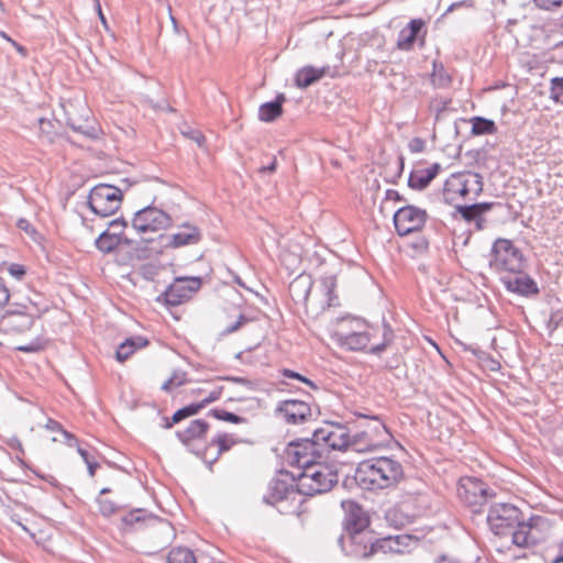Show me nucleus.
Returning <instances> with one entry per match:
<instances>
[{
  "mask_svg": "<svg viewBox=\"0 0 563 563\" xmlns=\"http://www.w3.org/2000/svg\"><path fill=\"white\" fill-rule=\"evenodd\" d=\"M354 478L367 490L394 489L406 479V471L395 456H373L358 463Z\"/></svg>",
  "mask_w": 563,
  "mask_h": 563,
  "instance_id": "1",
  "label": "nucleus"
},
{
  "mask_svg": "<svg viewBox=\"0 0 563 563\" xmlns=\"http://www.w3.org/2000/svg\"><path fill=\"white\" fill-rule=\"evenodd\" d=\"M378 332V329L367 324L342 321L331 336L341 347L349 351L379 352L385 349V344L375 341Z\"/></svg>",
  "mask_w": 563,
  "mask_h": 563,
  "instance_id": "2",
  "label": "nucleus"
},
{
  "mask_svg": "<svg viewBox=\"0 0 563 563\" xmlns=\"http://www.w3.org/2000/svg\"><path fill=\"white\" fill-rule=\"evenodd\" d=\"M307 494L296 485L288 484L283 479L273 482L267 501L282 515L301 517L307 512Z\"/></svg>",
  "mask_w": 563,
  "mask_h": 563,
  "instance_id": "3",
  "label": "nucleus"
},
{
  "mask_svg": "<svg viewBox=\"0 0 563 563\" xmlns=\"http://www.w3.org/2000/svg\"><path fill=\"white\" fill-rule=\"evenodd\" d=\"M554 525L543 516H531L519 520L512 531V543L518 548H532L547 540L553 532Z\"/></svg>",
  "mask_w": 563,
  "mask_h": 563,
  "instance_id": "4",
  "label": "nucleus"
},
{
  "mask_svg": "<svg viewBox=\"0 0 563 563\" xmlns=\"http://www.w3.org/2000/svg\"><path fill=\"white\" fill-rule=\"evenodd\" d=\"M483 189L481 176L474 173H455L448 177L443 185L442 196L446 203L455 205L471 195L477 196Z\"/></svg>",
  "mask_w": 563,
  "mask_h": 563,
  "instance_id": "5",
  "label": "nucleus"
},
{
  "mask_svg": "<svg viewBox=\"0 0 563 563\" xmlns=\"http://www.w3.org/2000/svg\"><path fill=\"white\" fill-rule=\"evenodd\" d=\"M297 483L308 496L322 494L338 483V472L330 464L321 461L302 471Z\"/></svg>",
  "mask_w": 563,
  "mask_h": 563,
  "instance_id": "6",
  "label": "nucleus"
},
{
  "mask_svg": "<svg viewBox=\"0 0 563 563\" xmlns=\"http://www.w3.org/2000/svg\"><path fill=\"white\" fill-rule=\"evenodd\" d=\"M525 255L509 239H497L492 247L490 267L499 274L518 273L523 268Z\"/></svg>",
  "mask_w": 563,
  "mask_h": 563,
  "instance_id": "7",
  "label": "nucleus"
},
{
  "mask_svg": "<svg viewBox=\"0 0 563 563\" xmlns=\"http://www.w3.org/2000/svg\"><path fill=\"white\" fill-rule=\"evenodd\" d=\"M393 434L378 418H371L363 429L352 438V446L360 452H372L386 448Z\"/></svg>",
  "mask_w": 563,
  "mask_h": 563,
  "instance_id": "8",
  "label": "nucleus"
},
{
  "mask_svg": "<svg viewBox=\"0 0 563 563\" xmlns=\"http://www.w3.org/2000/svg\"><path fill=\"white\" fill-rule=\"evenodd\" d=\"M172 225V218L165 211L146 207L137 211L132 220L133 229L144 241L152 240V235L167 230Z\"/></svg>",
  "mask_w": 563,
  "mask_h": 563,
  "instance_id": "9",
  "label": "nucleus"
},
{
  "mask_svg": "<svg viewBox=\"0 0 563 563\" xmlns=\"http://www.w3.org/2000/svg\"><path fill=\"white\" fill-rule=\"evenodd\" d=\"M123 194L120 188L107 184L95 186L88 197L90 209L100 217H110L120 208Z\"/></svg>",
  "mask_w": 563,
  "mask_h": 563,
  "instance_id": "10",
  "label": "nucleus"
},
{
  "mask_svg": "<svg viewBox=\"0 0 563 563\" xmlns=\"http://www.w3.org/2000/svg\"><path fill=\"white\" fill-rule=\"evenodd\" d=\"M323 448H320L314 437L301 441L290 442L285 451L286 460L302 471L319 463L323 459Z\"/></svg>",
  "mask_w": 563,
  "mask_h": 563,
  "instance_id": "11",
  "label": "nucleus"
},
{
  "mask_svg": "<svg viewBox=\"0 0 563 563\" xmlns=\"http://www.w3.org/2000/svg\"><path fill=\"white\" fill-rule=\"evenodd\" d=\"M368 525V516L358 509V515H356L353 522L350 549V553L356 558H369L378 552L377 540L374 542L372 532L365 530Z\"/></svg>",
  "mask_w": 563,
  "mask_h": 563,
  "instance_id": "12",
  "label": "nucleus"
},
{
  "mask_svg": "<svg viewBox=\"0 0 563 563\" xmlns=\"http://www.w3.org/2000/svg\"><path fill=\"white\" fill-rule=\"evenodd\" d=\"M520 519L522 511L510 504H496L490 507L487 515L489 528L496 536H506L514 531Z\"/></svg>",
  "mask_w": 563,
  "mask_h": 563,
  "instance_id": "13",
  "label": "nucleus"
},
{
  "mask_svg": "<svg viewBox=\"0 0 563 563\" xmlns=\"http://www.w3.org/2000/svg\"><path fill=\"white\" fill-rule=\"evenodd\" d=\"M313 437L323 453L327 449L343 451L352 445L347 429L340 423H325L313 432Z\"/></svg>",
  "mask_w": 563,
  "mask_h": 563,
  "instance_id": "14",
  "label": "nucleus"
},
{
  "mask_svg": "<svg viewBox=\"0 0 563 563\" xmlns=\"http://www.w3.org/2000/svg\"><path fill=\"white\" fill-rule=\"evenodd\" d=\"M126 228V221L122 219L112 220L109 223L108 229L96 240L97 249L102 253H110L121 245L133 244V240L125 234Z\"/></svg>",
  "mask_w": 563,
  "mask_h": 563,
  "instance_id": "15",
  "label": "nucleus"
},
{
  "mask_svg": "<svg viewBox=\"0 0 563 563\" xmlns=\"http://www.w3.org/2000/svg\"><path fill=\"white\" fill-rule=\"evenodd\" d=\"M457 493L460 499L472 508L482 507L488 498L487 486L475 477H462Z\"/></svg>",
  "mask_w": 563,
  "mask_h": 563,
  "instance_id": "16",
  "label": "nucleus"
},
{
  "mask_svg": "<svg viewBox=\"0 0 563 563\" xmlns=\"http://www.w3.org/2000/svg\"><path fill=\"white\" fill-rule=\"evenodd\" d=\"M277 416L288 424H302L312 417V411L306 401L297 399L283 400L276 407Z\"/></svg>",
  "mask_w": 563,
  "mask_h": 563,
  "instance_id": "17",
  "label": "nucleus"
},
{
  "mask_svg": "<svg viewBox=\"0 0 563 563\" xmlns=\"http://www.w3.org/2000/svg\"><path fill=\"white\" fill-rule=\"evenodd\" d=\"M426 212L408 206L399 209L394 216V223L399 235H407L422 229Z\"/></svg>",
  "mask_w": 563,
  "mask_h": 563,
  "instance_id": "18",
  "label": "nucleus"
},
{
  "mask_svg": "<svg viewBox=\"0 0 563 563\" xmlns=\"http://www.w3.org/2000/svg\"><path fill=\"white\" fill-rule=\"evenodd\" d=\"M501 283L508 291L522 297L537 296L540 292L537 282L522 269L504 275Z\"/></svg>",
  "mask_w": 563,
  "mask_h": 563,
  "instance_id": "19",
  "label": "nucleus"
},
{
  "mask_svg": "<svg viewBox=\"0 0 563 563\" xmlns=\"http://www.w3.org/2000/svg\"><path fill=\"white\" fill-rule=\"evenodd\" d=\"M199 288V278H177L165 291V300L172 306L180 305L188 300Z\"/></svg>",
  "mask_w": 563,
  "mask_h": 563,
  "instance_id": "20",
  "label": "nucleus"
},
{
  "mask_svg": "<svg viewBox=\"0 0 563 563\" xmlns=\"http://www.w3.org/2000/svg\"><path fill=\"white\" fill-rule=\"evenodd\" d=\"M221 380L220 377H217L201 382L196 388L190 390V394L197 399V402L205 408L209 404L220 399L224 390V387L220 384Z\"/></svg>",
  "mask_w": 563,
  "mask_h": 563,
  "instance_id": "21",
  "label": "nucleus"
},
{
  "mask_svg": "<svg viewBox=\"0 0 563 563\" xmlns=\"http://www.w3.org/2000/svg\"><path fill=\"white\" fill-rule=\"evenodd\" d=\"M416 540L409 534L388 536L377 540L378 551L384 553L402 554L407 552Z\"/></svg>",
  "mask_w": 563,
  "mask_h": 563,
  "instance_id": "22",
  "label": "nucleus"
},
{
  "mask_svg": "<svg viewBox=\"0 0 563 563\" xmlns=\"http://www.w3.org/2000/svg\"><path fill=\"white\" fill-rule=\"evenodd\" d=\"M424 26L426 22L422 19L411 20L407 26L399 32L397 47L401 51L411 49L418 34L424 29Z\"/></svg>",
  "mask_w": 563,
  "mask_h": 563,
  "instance_id": "23",
  "label": "nucleus"
},
{
  "mask_svg": "<svg viewBox=\"0 0 563 563\" xmlns=\"http://www.w3.org/2000/svg\"><path fill=\"white\" fill-rule=\"evenodd\" d=\"M209 424L202 419H196L187 428L178 432L179 440L185 445H192L195 442L205 439Z\"/></svg>",
  "mask_w": 563,
  "mask_h": 563,
  "instance_id": "24",
  "label": "nucleus"
},
{
  "mask_svg": "<svg viewBox=\"0 0 563 563\" xmlns=\"http://www.w3.org/2000/svg\"><path fill=\"white\" fill-rule=\"evenodd\" d=\"M328 71L329 67L305 66L296 73L295 84L297 87L305 89L323 78Z\"/></svg>",
  "mask_w": 563,
  "mask_h": 563,
  "instance_id": "25",
  "label": "nucleus"
},
{
  "mask_svg": "<svg viewBox=\"0 0 563 563\" xmlns=\"http://www.w3.org/2000/svg\"><path fill=\"white\" fill-rule=\"evenodd\" d=\"M148 345L147 339L144 336H133L122 342L115 353V358L123 363L131 357L137 350H141Z\"/></svg>",
  "mask_w": 563,
  "mask_h": 563,
  "instance_id": "26",
  "label": "nucleus"
},
{
  "mask_svg": "<svg viewBox=\"0 0 563 563\" xmlns=\"http://www.w3.org/2000/svg\"><path fill=\"white\" fill-rule=\"evenodd\" d=\"M201 234L197 227L185 224L178 232L173 234L170 245L180 247L184 245L196 244L200 241Z\"/></svg>",
  "mask_w": 563,
  "mask_h": 563,
  "instance_id": "27",
  "label": "nucleus"
},
{
  "mask_svg": "<svg viewBox=\"0 0 563 563\" xmlns=\"http://www.w3.org/2000/svg\"><path fill=\"white\" fill-rule=\"evenodd\" d=\"M439 170L440 166L438 164L424 169L416 170L410 175L409 184L412 188L423 189L435 178Z\"/></svg>",
  "mask_w": 563,
  "mask_h": 563,
  "instance_id": "28",
  "label": "nucleus"
},
{
  "mask_svg": "<svg viewBox=\"0 0 563 563\" xmlns=\"http://www.w3.org/2000/svg\"><path fill=\"white\" fill-rule=\"evenodd\" d=\"M45 429L57 434L52 438L53 442L62 441L69 448L78 446L77 438L73 433L65 430L58 421L51 418L47 419L45 423Z\"/></svg>",
  "mask_w": 563,
  "mask_h": 563,
  "instance_id": "29",
  "label": "nucleus"
},
{
  "mask_svg": "<svg viewBox=\"0 0 563 563\" xmlns=\"http://www.w3.org/2000/svg\"><path fill=\"white\" fill-rule=\"evenodd\" d=\"M34 320L32 314L24 312H11L7 317V324L11 331L16 333H24L31 329Z\"/></svg>",
  "mask_w": 563,
  "mask_h": 563,
  "instance_id": "30",
  "label": "nucleus"
},
{
  "mask_svg": "<svg viewBox=\"0 0 563 563\" xmlns=\"http://www.w3.org/2000/svg\"><path fill=\"white\" fill-rule=\"evenodd\" d=\"M283 101L284 98L280 97V100L262 104L258 110L260 120L264 122H272L279 118L283 113Z\"/></svg>",
  "mask_w": 563,
  "mask_h": 563,
  "instance_id": "31",
  "label": "nucleus"
},
{
  "mask_svg": "<svg viewBox=\"0 0 563 563\" xmlns=\"http://www.w3.org/2000/svg\"><path fill=\"white\" fill-rule=\"evenodd\" d=\"M471 131L474 135L495 134L497 132V126L492 120L482 117H474L471 119Z\"/></svg>",
  "mask_w": 563,
  "mask_h": 563,
  "instance_id": "32",
  "label": "nucleus"
},
{
  "mask_svg": "<svg viewBox=\"0 0 563 563\" xmlns=\"http://www.w3.org/2000/svg\"><path fill=\"white\" fill-rule=\"evenodd\" d=\"M167 563H197V560L190 549L178 547L169 551Z\"/></svg>",
  "mask_w": 563,
  "mask_h": 563,
  "instance_id": "33",
  "label": "nucleus"
},
{
  "mask_svg": "<svg viewBox=\"0 0 563 563\" xmlns=\"http://www.w3.org/2000/svg\"><path fill=\"white\" fill-rule=\"evenodd\" d=\"M456 207L466 221L479 218L489 208L487 205L460 206L459 203Z\"/></svg>",
  "mask_w": 563,
  "mask_h": 563,
  "instance_id": "34",
  "label": "nucleus"
},
{
  "mask_svg": "<svg viewBox=\"0 0 563 563\" xmlns=\"http://www.w3.org/2000/svg\"><path fill=\"white\" fill-rule=\"evenodd\" d=\"M336 287V279L334 276H325L320 280V289L327 297V305L332 306L336 299L334 294Z\"/></svg>",
  "mask_w": 563,
  "mask_h": 563,
  "instance_id": "35",
  "label": "nucleus"
},
{
  "mask_svg": "<svg viewBox=\"0 0 563 563\" xmlns=\"http://www.w3.org/2000/svg\"><path fill=\"white\" fill-rule=\"evenodd\" d=\"M202 409L201 405H199L197 401L192 402L188 406L183 407L181 409L177 410L173 415V422L177 423L181 421L185 418L191 417L197 415Z\"/></svg>",
  "mask_w": 563,
  "mask_h": 563,
  "instance_id": "36",
  "label": "nucleus"
},
{
  "mask_svg": "<svg viewBox=\"0 0 563 563\" xmlns=\"http://www.w3.org/2000/svg\"><path fill=\"white\" fill-rule=\"evenodd\" d=\"M186 382L185 373L175 372L172 376L162 385V389L165 391H172L177 387H180Z\"/></svg>",
  "mask_w": 563,
  "mask_h": 563,
  "instance_id": "37",
  "label": "nucleus"
},
{
  "mask_svg": "<svg viewBox=\"0 0 563 563\" xmlns=\"http://www.w3.org/2000/svg\"><path fill=\"white\" fill-rule=\"evenodd\" d=\"M551 99L556 103L563 104V79L553 78L551 81Z\"/></svg>",
  "mask_w": 563,
  "mask_h": 563,
  "instance_id": "38",
  "label": "nucleus"
},
{
  "mask_svg": "<svg viewBox=\"0 0 563 563\" xmlns=\"http://www.w3.org/2000/svg\"><path fill=\"white\" fill-rule=\"evenodd\" d=\"M547 560L549 563L563 562V540L547 551Z\"/></svg>",
  "mask_w": 563,
  "mask_h": 563,
  "instance_id": "39",
  "label": "nucleus"
},
{
  "mask_svg": "<svg viewBox=\"0 0 563 563\" xmlns=\"http://www.w3.org/2000/svg\"><path fill=\"white\" fill-rule=\"evenodd\" d=\"M45 347V341L37 336L34 341L16 346V350L25 353H34L42 351Z\"/></svg>",
  "mask_w": 563,
  "mask_h": 563,
  "instance_id": "40",
  "label": "nucleus"
},
{
  "mask_svg": "<svg viewBox=\"0 0 563 563\" xmlns=\"http://www.w3.org/2000/svg\"><path fill=\"white\" fill-rule=\"evenodd\" d=\"M76 448H77V452L79 453V455L82 457V460L87 464L89 475L91 477L95 476L96 471L99 467L98 462H96L92 459H90L88 452L86 450L81 449L79 445L76 446Z\"/></svg>",
  "mask_w": 563,
  "mask_h": 563,
  "instance_id": "41",
  "label": "nucleus"
},
{
  "mask_svg": "<svg viewBox=\"0 0 563 563\" xmlns=\"http://www.w3.org/2000/svg\"><path fill=\"white\" fill-rule=\"evenodd\" d=\"M212 416L219 420H223L231 423H240L242 421L241 417L232 412H228L225 410H213Z\"/></svg>",
  "mask_w": 563,
  "mask_h": 563,
  "instance_id": "42",
  "label": "nucleus"
},
{
  "mask_svg": "<svg viewBox=\"0 0 563 563\" xmlns=\"http://www.w3.org/2000/svg\"><path fill=\"white\" fill-rule=\"evenodd\" d=\"M479 360L483 366H485L489 371L497 372L500 369V363L490 357L489 355L483 354L482 356H479Z\"/></svg>",
  "mask_w": 563,
  "mask_h": 563,
  "instance_id": "43",
  "label": "nucleus"
},
{
  "mask_svg": "<svg viewBox=\"0 0 563 563\" xmlns=\"http://www.w3.org/2000/svg\"><path fill=\"white\" fill-rule=\"evenodd\" d=\"M213 441L219 446L220 451H227L233 444L232 439L228 434H219Z\"/></svg>",
  "mask_w": 563,
  "mask_h": 563,
  "instance_id": "44",
  "label": "nucleus"
},
{
  "mask_svg": "<svg viewBox=\"0 0 563 563\" xmlns=\"http://www.w3.org/2000/svg\"><path fill=\"white\" fill-rule=\"evenodd\" d=\"M282 375L287 378L300 380V382L313 387V383L309 378H307L291 369H287V368L283 369Z\"/></svg>",
  "mask_w": 563,
  "mask_h": 563,
  "instance_id": "45",
  "label": "nucleus"
},
{
  "mask_svg": "<svg viewBox=\"0 0 563 563\" xmlns=\"http://www.w3.org/2000/svg\"><path fill=\"white\" fill-rule=\"evenodd\" d=\"M536 4L544 10H550L552 8L560 7L563 3V0H534Z\"/></svg>",
  "mask_w": 563,
  "mask_h": 563,
  "instance_id": "46",
  "label": "nucleus"
},
{
  "mask_svg": "<svg viewBox=\"0 0 563 563\" xmlns=\"http://www.w3.org/2000/svg\"><path fill=\"white\" fill-rule=\"evenodd\" d=\"M8 272L11 276L16 279H21L25 275V268L21 264H11L8 267Z\"/></svg>",
  "mask_w": 563,
  "mask_h": 563,
  "instance_id": "47",
  "label": "nucleus"
},
{
  "mask_svg": "<svg viewBox=\"0 0 563 563\" xmlns=\"http://www.w3.org/2000/svg\"><path fill=\"white\" fill-rule=\"evenodd\" d=\"M10 294L4 284L0 280V310L8 303Z\"/></svg>",
  "mask_w": 563,
  "mask_h": 563,
  "instance_id": "48",
  "label": "nucleus"
},
{
  "mask_svg": "<svg viewBox=\"0 0 563 563\" xmlns=\"http://www.w3.org/2000/svg\"><path fill=\"white\" fill-rule=\"evenodd\" d=\"M18 227H19L21 230H23V231H25L26 233H29V234H33V233H35V229H34V228L29 223V221H27V220H25V219H21V220H19V222H18Z\"/></svg>",
  "mask_w": 563,
  "mask_h": 563,
  "instance_id": "49",
  "label": "nucleus"
},
{
  "mask_svg": "<svg viewBox=\"0 0 563 563\" xmlns=\"http://www.w3.org/2000/svg\"><path fill=\"white\" fill-rule=\"evenodd\" d=\"M247 321V319L244 316H240L238 321L234 324H230L227 328V332L231 333L236 331L242 324H244Z\"/></svg>",
  "mask_w": 563,
  "mask_h": 563,
  "instance_id": "50",
  "label": "nucleus"
},
{
  "mask_svg": "<svg viewBox=\"0 0 563 563\" xmlns=\"http://www.w3.org/2000/svg\"><path fill=\"white\" fill-rule=\"evenodd\" d=\"M99 505H100V511L103 515H110L114 511V507L112 504H108L106 501H99Z\"/></svg>",
  "mask_w": 563,
  "mask_h": 563,
  "instance_id": "51",
  "label": "nucleus"
},
{
  "mask_svg": "<svg viewBox=\"0 0 563 563\" xmlns=\"http://www.w3.org/2000/svg\"><path fill=\"white\" fill-rule=\"evenodd\" d=\"M423 146H424V142L422 140H420V139L412 140V142L410 144V148L413 152L422 151Z\"/></svg>",
  "mask_w": 563,
  "mask_h": 563,
  "instance_id": "52",
  "label": "nucleus"
},
{
  "mask_svg": "<svg viewBox=\"0 0 563 563\" xmlns=\"http://www.w3.org/2000/svg\"><path fill=\"white\" fill-rule=\"evenodd\" d=\"M11 45L16 49V52H18L21 56L25 57V56L27 55V51H26V48H25L24 46L20 45L18 42H15V41H11Z\"/></svg>",
  "mask_w": 563,
  "mask_h": 563,
  "instance_id": "53",
  "label": "nucleus"
},
{
  "mask_svg": "<svg viewBox=\"0 0 563 563\" xmlns=\"http://www.w3.org/2000/svg\"><path fill=\"white\" fill-rule=\"evenodd\" d=\"M93 1H95L96 10H97L98 15L100 18V21L102 22L103 25H106L107 24V20H106L104 15H103L100 1L99 0H93Z\"/></svg>",
  "mask_w": 563,
  "mask_h": 563,
  "instance_id": "54",
  "label": "nucleus"
},
{
  "mask_svg": "<svg viewBox=\"0 0 563 563\" xmlns=\"http://www.w3.org/2000/svg\"><path fill=\"white\" fill-rule=\"evenodd\" d=\"M227 380L243 385L247 388H251V383L245 378H227Z\"/></svg>",
  "mask_w": 563,
  "mask_h": 563,
  "instance_id": "55",
  "label": "nucleus"
},
{
  "mask_svg": "<svg viewBox=\"0 0 563 563\" xmlns=\"http://www.w3.org/2000/svg\"><path fill=\"white\" fill-rule=\"evenodd\" d=\"M0 36L2 38H4L7 42H9L11 44V41H14L13 38H11L8 34H5L4 32H0Z\"/></svg>",
  "mask_w": 563,
  "mask_h": 563,
  "instance_id": "56",
  "label": "nucleus"
},
{
  "mask_svg": "<svg viewBox=\"0 0 563 563\" xmlns=\"http://www.w3.org/2000/svg\"><path fill=\"white\" fill-rule=\"evenodd\" d=\"M275 168H276V163L274 162L272 165H269L268 169H269L271 172H274V170H275Z\"/></svg>",
  "mask_w": 563,
  "mask_h": 563,
  "instance_id": "57",
  "label": "nucleus"
},
{
  "mask_svg": "<svg viewBox=\"0 0 563 563\" xmlns=\"http://www.w3.org/2000/svg\"><path fill=\"white\" fill-rule=\"evenodd\" d=\"M431 343H432V345H433V346H434V347L440 352V347H439V345H438L435 342H433V341H431Z\"/></svg>",
  "mask_w": 563,
  "mask_h": 563,
  "instance_id": "58",
  "label": "nucleus"
},
{
  "mask_svg": "<svg viewBox=\"0 0 563 563\" xmlns=\"http://www.w3.org/2000/svg\"><path fill=\"white\" fill-rule=\"evenodd\" d=\"M562 45H563V42H562Z\"/></svg>",
  "mask_w": 563,
  "mask_h": 563,
  "instance_id": "59",
  "label": "nucleus"
}]
</instances>
